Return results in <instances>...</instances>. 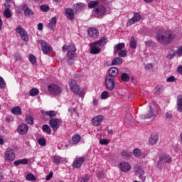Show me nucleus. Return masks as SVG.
I'll list each match as a JSON object with an SVG mask.
<instances>
[{
	"label": "nucleus",
	"instance_id": "obj_1",
	"mask_svg": "<svg viewBox=\"0 0 182 182\" xmlns=\"http://www.w3.org/2000/svg\"><path fill=\"white\" fill-rule=\"evenodd\" d=\"M156 38L161 45H170L176 39V34L171 33L170 31L166 30H158L156 33Z\"/></svg>",
	"mask_w": 182,
	"mask_h": 182
},
{
	"label": "nucleus",
	"instance_id": "obj_2",
	"mask_svg": "<svg viewBox=\"0 0 182 182\" xmlns=\"http://www.w3.org/2000/svg\"><path fill=\"white\" fill-rule=\"evenodd\" d=\"M171 161V156L167 154H164L159 156V159L158 160L156 166L159 170H163V166L166 164V163L170 164Z\"/></svg>",
	"mask_w": 182,
	"mask_h": 182
},
{
	"label": "nucleus",
	"instance_id": "obj_3",
	"mask_svg": "<svg viewBox=\"0 0 182 182\" xmlns=\"http://www.w3.org/2000/svg\"><path fill=\"white\" fill-rule=\"evenodd\" d=\"M63 123V122L60 118H51L48 121V124L53 132H58V129L62 126Z\"/></svg>",
	"mask_w": 182,
	"mask_h": 182
},
{
	"label": "nucleus",
	"instance_id": "obj_4",
	"mask_svg": "<svg viewBox=\"0 0 182 182\" xmlns=\"http://www.w3.org/2000/svg\"><path fill=\"white\" fill-rule=\"evenodd\" d=\"M16 32L18 33L23 41L24 42H28L29 41V36L28 35V32L25 31V28H22V26L18 25L16 28Z\"/></svg>",
	"mask_w": 182,
	"mask_h": 182
},
{
	"label": "nucleus",
	"instance_id": "obj_5",
	"mask_svg": "<svg viewBox=\"0 0 182 182\" xmlns=\"http://www.w3.org/2000/svg\"><path fill=\"white\" fill-rule=\"evenodd\" d=\"M38 43L41 46V50H43L45 55H49L52 52V47H50L48 42L43 40H38Z\"/></svg>",
	"mask_w": 182,
	"mask_h": 182
},
{
	"label": "nucleus",
	"instance_id": "obj_6",
	"mask_svg": "<svg viewBox=\"0 0 182 182\" xmlns=\"http://www.w3.org/2000/svg\"><path fill=\"white\" fill-rule=\"evenodd\" d=\"M157 114V108L156 107H152L149 105V111L146 114H144L141 116V118L144 120L146 119H151L153 117H156Z\"/></svg>",
	"mask_w": 182,
	"mask_h": 182
},
{
	"label": "nucleus",
	"instance_id": "obj_7",
	"mask_svg": "<svg viewBox=\"0 0 182 182\" xmlns=\"http://www.w3.org/2000/svg\"><path fill=\"white\" fill-rule=\"evenodd\" d=\"M95 18H103L106 14V7L103 5H98L95 9Z\"/></svg>",
	"mask_w": 182,
	"mask_h": 182
},
{
	"label": "nucleus",
	"instance_id": "obj_8",
	"mask_svg": "<svg viewBox=\"0 0 182 182\" xmlns=\"http://www.w3.org/2000/svg\"><path fill=\"white\" fill-rule=\"evenodd\" d=\"M5 161H9L12 163L14 160H15V152H14V149L12 148H8L4 156Z\"/></svg>",
	"mask_w": 182,
	"mask_h": 182
},
{
	"label": "nucleus",
	"instance_id": "obj_9",
	"mask_svg": "<svg viewBox=\"0 0 182 182\" xmlns=\"http://www.w3.org/2000/svg\"><path fill=\"white\" fill-rule=\"evenodd\" d=\"M105 87L107 90H113L114 89L115 83L114 78H112L111 76H106L105 77Z\"/></svg>",
	"mask_w": 182,
	"mask_h": 182
},
{
	"label": "nucleus",
	"instance_id": "obj_10",
	"mask_svg": "<svg viewBox=\"0 0 182 182\" xmlns=\"http://www.w3.org/2000/svg\"><path fill=\"white\" fill-rule=\"evenodd\" d=\"M48 92H50V93H51V95H60V93H62V88H60V87H59L58 85H55V84H50V85H48Z\"/></svg>",
	"mask_w": 182,
	"mask_h": 182
},
{
	"label": "nucleus",
	"instance_id": "obj_11",
	"mask_svg": "<svg viewBox=\"0 0 182 182\" xmlns=\"http://www.w3.org/2000/svg\"><path fill=\"white\" fill-rule=\"evenodd\" d=\"M67 56L68 59H73L76 56V46L74 44H70L68 46Z\"/></svg>",
	"mask_w": 182,
	"mask_h": 182
},
{
	"label": "nucleus",
	"instance_id": "obj_12",
	"mask_svg": "<svg viewBox=\"0 0 182 182\" xmlns=\"http://www.w3.org/2000/svg\"><path fill=\"white\" fill-rule=\"evenodd\" d=\"M70 89L75 95H77L79 93V90H80V87L79 85L76 83V81L71 80L69 82Z\"/></svg>",
	"mask_w": 182,
	"mask_h": 182
},
{
	"label": "nucleus",
	"instance_id": "obj_13",
	"mask_svg": "<svg viewBox=\"0 0 182 182\" xmlns=\"http://www.w3.org/2000/svg\"><path fill=\"white\" fill-rule=\"evenodd\" d=\"M119 168L123 173H127V171H130V170H132V166L130 164H129V162L124 161L119 163Z\"/></svg>",
	"mask_w": 182,
	"mask_h": 182
},
{
	"label": "nucleus",
	"instance_id": "obj_14",
	"mask_svg": "<svg viewBox=\"0 0 182 182\" xmlns=\"http://www.w3.org/2000/svg\"><path fill=\"white\" fill-rule=\"evenodd\" d=\"M136 176H138L139 179L143 182L146 181V176H144V170L143 168L137 166L135 168Z\"/></svg>",
	"mask_w": 182,
	"mask_h": 182
},
{
	"label": "nucleus",
	"instance_id": "obj_15",
	"mask_svg": "<svg viewBox=\"0 0 182 182\" xmlns=\"http://www.w3.org/2000/svg\"><path fill=\"white\" fill-rule=\"evenodd\" d=\"M28 130L29 127L26 124H21L17 128L18 133L21 135L26 134Z\"/></svg>",
	"mask_w": 182,
	"mask_h": 182
},
{
	"label": "nucleus",
	"instance_id": "obj_16",
	"mask_svg": "<svg viewBox=\"0 0 182 182\" xmlns=\"http://www.w3.org/2000/svg\"><path fill=\"white\" fill-rule=\"evenodd\" d=\"M21 9L23 11L24 16H31V15H33V11L26 4L22 5Z\"/></svg>",
	"mask_w": 182,
	"mask_h": 182
},
{
	"label": "nucleus",
	"instance_id": "obj_17",
	"mask_svg": "<svg viewBox=\"0 0 182 182\" xmlns=\"http://www.w3.org/2000/svg\"><path fill=\"white\" fill-rule=\"evenodd\" d=\"M140 19H141L140 14L135 12L134 13V16L127 22V25H134V23L139 22Z\"/></svg>",
	"mask_w": 182,
	"mask_h": 182
},
{
	"label": "nucleus",
	"instance_id": "obj_18",
	"mask_svg": "<svg viewBox=\"0 0 182 182\" xmlns=\"http://www.w3.org/2000/svg\"><path fill=\"white\" fill-rule=\"evenodd\" d=\"M87 32L90 38H92V39H97V37L99 36V30H97V28H89Z\"/></svg>",
	"mask_w": 182,
	"mask_h": 182
},
{
	"label": "nucleus",
	"instance_id": "obj_19",
	"mask_svg": "<svg viewBox=\"0 0 182 182\" xmlns=\"http://www.w3.org/2000/svg\"><path fill=\"white\" fill-rule=\"evenodd\" d=\"M85 160L86 158L85 156L76 159V160L73 164V167H75V168H80V167L82 166V164L85 163Z\"/></svg>",
	"mask_w": 182,
	"mask_h": 182
},
{
	"label": "nucleus",
	"instance_id": "obj_20",
	"mask_svg": "<svg viewBox=\"0 0 182 182\" xmlns=\"http://www.w3.org/2000/svg\"><path fill=\"white\" fill-rule=\"evenodd\" d=\"M65 16L69 21H73L75 19V11L71 8H67L65 9Z\"/></svg>",
	"mask_w": 182,
	"mask_h": 182
},
{
	"label": "nucleus",
	"instance_id": "obj_21",
	"mask_svg": "<svg viewBox=\"0 0 182 182\" xmlns=\"http://www.w3.org/2000/svg\"><path fill=\"white\" fill-rule=\"evenodd\" d=\"M93 126L99 127L102 122H103V115H97L92 119Z\"/></svg>",
	"mask_w": 182,
	"mask_h": 182
},
{
	"label": "nucleus",
	"instance_id": "obj_22",
	"mask_svg": "<svg viewBox=\"0 0 182 182\" xmlns=\"http://www.w3.org/2000/svg\"><path fill=\"white\" fill-rule=\"evenodd\" d=\"M157 141H159V135L156 134H153L149 139V144L150 146H154L157 144Z\"/></svg>",
	"mask_w": 182,
	"mask_h": 182
},
{
	"label": "nucleus",
	"instance_id": "obj_23",
	"mask_svg": "<svg viewBox=\"0 0 182 182\" xmlns=\"http://www.w3.org/2000/svg\"><path fill=\"white\" fill-rule=\"evenodd\" d=\"M90 46V53L92 55H97V53H100V48H99V46L95 43V42L91 43Z\"/></svg>",
	"mask_w": 182,
	"mask_h": 182
},
{
	"label": "nucleus",
	"instance_id": "obj_24",
	"mask_svg": "<svg viewBox=\"0 0 182 182\" xmlns=\"http://www.w3.org/2000/svg\"><path fill=\"white\" fill-rule=\"evenodd\" d=\"M119 73V70L116 67H112L109 70V75L107 76H110L113 79H116V76H117Z\"/></svg>",
	"mask_w": 182,
	"mask_h": 182
},
{
	"label": "nucleus",
	"instance_id": "obj_25",
	"mask_svg": "<svg viewBox=\"0 0 182 182\" xmlns=\"http://www.w3.org/2000/svg\"><path fill=\"white\" fill-rule=\"evenodd\" d=\"M56 22H58V18H56V17H53L48 23L49 29L53 31V29L56 28Z\"/></svg>",
	"mask_w": 182,
	"mask_h": 182
},
{
	"label": "nucleus",
	"instance_id": "obj_26",
	"mask_svg": "<svg viewBox=\"0 0 182 182\" xmlns=\"http://www.w3.org/2000/svg\"><path fill=\"white\" fill-rule=\"evenodd\" d=\"M177 110L180 113L182 112V95H178L177 97V102H176Z\"/></svg>",
	"mask_w": 182,
	"mask_h": 182
},
{
	"label": "nucleus",
	"instance_id": "obj_27",
	"mask_svg": "<svg viewBox=\"0 0 182 182\" xmlns=\"http://www.w3.org/2000/svg\"><path fill=\"white\" fill-rule=\"evenodd\" d=\"M73 7L75 10V12H82V11H83L85 9V4L78 3L77 4H74Z\"/></svg>",
	"mask_w": 182,
	"mask_h": 182
},
{
	"label": "nucleus",
	"instance_id": "obj_28",
	"mask_svg": "<svg viewBox=\"0 0 182 182\" xmlns=\"http://www.w3.org/2000/svg\"><path fill=\"white\" fill-rule=\"evenodd\" d=\"M94 43L97 44L98 46H103L107 43V38L102 37L101 39L95 41Z\"/></svg>",
	"mask_w": 182,
	"mask_h": 182
},
{
	"label": "nucleus",
	"instance_id": "obj_29",
	"mask_svg": "<svg viewBox=\"0 0 182 182\" xmlns=\"http://www.w3.org/2000/svg\"><path fill=\"white\" fill-rule=\"evenodd\" d=\"M123 63V58L120 57H116L112 59V65L114 66L116 65H122Z\"/></svg>",
	"mask_w": 182,
	"mask_h": 182
},
{
	"label": "nucleus",
	"instance_id": "obj_30",
	"mask_svg": "<svg viewBox=\"0 0 182 182\" xmlns=\"http://www.w3.org/2000/svg\"><path fill=\"white\" fill-rule=\"evenodd\" d=\"M11 113L13 114H16L17 116H19V114H22V109H21V107H14L11 109Z\"/></svg>",
	"mask_w": 182,
	"mask_h": 182
},
{
	"label": "nucleus",
	"instance_id": "obj_31",
	"mask_svg": "<svg viewBox=\"0 0 182 182\" xmlns=\"http://www.w3.org/2000/svg\"><path fill=\"white\" fill-rule=\"evenodd\" d=\"M99 6V1H91L88 4V8L89 9H93L94 8H97Z\"/></svg>",
	"mask_w": 182,
	"mask_h": 182
},
{
	"label": "nucleus",
	"instance_id": "obj_32",
	"mask_svg": "<svg viewBox=\"0 0 182 182\" xmlns=\"http://www.w3.org/2000/svg\"><path fill=\"white\" fill-rule=\"evenodd\" d=\"M42 130L44 132V133H46L47 134H50L52 133V129H50V127L48 124H43L42 126Z\"/></svg>",
	"mask_w": 182,
	"mask_h": 182
},
{
	"label": "nucleus",
	"instance_id": "obj_33",
	"mask_svg": "<svg viewBox=\"0 0 182 182\" xmlns=\"http://www.w3.org/2000/svg\"><path fill=\"white\" fill-rule=\"evenodd\" d=\"M44 114L49 116L50 119H53V117H56L58 112L55 111H46Z\"/></svg>",
	"mask_w": 182,
	"mask_h": 182
},
{
	"label": "nucleus",
	"instance_id": "obj_34",
	"mask_svg": "<svg viewBox=\"0 0 182 182\" xmlns=\"http://www.w3.org/2000/svg\"><path fill=\"white\" fill-rule=\"evenodd\" d=\"M29 161H28V159L25 158V159H18L17 161H14V164L16 166H19V164H27L28 163Z\"/></svg>",
	"mask_w": 182,
	"mask_h": 182
},
{
	"label": "nucleus",
	"instance_id": "obj_35",
	"mask_svg": "<svg viewBox=\"0 0 182 182\" xmlns=\"http://www.w3.org/2000/svg\"><path fill=\"white\" fill-rule=\"evenodd\" d=\"M81 139H82V137L80 136V135H79V134L74 135L72 137L73 144H77V143H79Z\"/></svg>",
	"mask_w": 182,
	"mask_h": 182
},
{
	"label": "nucleus",
	"instance_id": "obj_36",
	"mask_svg": "<svg viewBox=\"0 0 182 182\" xmlns=\"http://www.w3.org/2000/svg\"><path fill=\"white\" fill-rule=\"evenodd\" d=\"M155 92L156 95H160V93H163L164 92V86L158 85L155 87Z\"/></svg>",
	"mask_w": 182,
	"mask_h": 182
},
{
	"label": "nucleus",
	"instance_id": "obj_37",
	"mask_svg": "<svg viewBox=\"0 0 182 182\" xmlns=\"http://www.w3.org/2000/svg\"><path fill=\"white\" fill-rule=\"evenodd\" d=\"M124 46H126L124 43H118L116 46H114L115 50L114 51V53H117V50H122V49H124Z\"/></svg>",
	"mask_w": 182,
	"mask_h": 182
},
{
	"label": "nucleus",
	"instance_id": "obj_38",
	"mask_svg": "<svg viewBox=\"0 0 182 182\" xmlns=\"http://www.w3.org/2000/svg\"><path fill=\"white\" fill-rule=\"evenodd\" d=\"M129 45L132 49H136V48H137V41H136L134 37H131Z\"/></svg>",
	"mask_w": 182,
	"mask_h": 182
},
{
	"label": "nucleus",
	"instance_id": "obj_39",
	"mask_svg": "<svg viewBox=\"0 0 182 182\" xmlns=\"http://www.w3.org/2000/svg\"><path fill=\"white\" fill-rule=\"evenodd\" d=\"M121 155L123 157H126L128 160L132 159V152L129 151H122Z\"/></svg>",
	"mask_w": 182,
	"mask_h": 182
},
{
	"label": "nucleus",
	"instance_id": "obj_40",
	"mask_svg": "<svg viewBox=\"0 0 182 182\" xmlns=\"http://www.w3.org/2000/svg\"><path fill=\"white\" fill-rule=\"evenodd\" d=\"M121 80L122 82H129L130 80V76L127 73H124L121 75Z\"/></svg>",
	"mask_w": 182,
	"mask_h": 182
},
{
	"label": "nucleus",
	"instance_id": "obj_41",
	"mask_svg": "<svg viewBox=\"0 0 182 182\" xmlns=\"http://www.w3.org/2000/svg\"><path fill=\"white\" fill-rule=\"evenodd\" d=\"M53 161L55 164H59L62 161V157L58 155L53 156Z\"/></svg>",
	"mask_w": 182,
	"mask_h": 182
},
{
	"label": "nucleus",
	"instance_id": "obj_42",
	"mask_svg": "<svg viewBox=\"0 0 182 182\" xmlns=\"http://www.w3.org/2000/svg\"><path fill=\"white\" fill-rule=\"evenodd\" d=\"M30 96H38L39 95V90L38 88H33L29 92Z\"/></svg>",
	"mask_w": 182,
	"mask_h": 182
},
{
	"label": "nucleus",
	"instance_id": "obj_43",
	"mask_svg": "<svg viewBox=\"0 0 182 182\" xmlns=\"http://www.w3.org/2000/svg\"><path fill=\"white\" fill-rule=\"evenodd\" d=\"M26 179L28 181H33V180H36V177H35V176L32 173H28L26 175Z\"/></svg>",
	"mask_w": 182,
	"mask_h": 182
},
{
	"label": "nucleus",
	"instance_id": "obj_44",
	"mask_svg": "<svg viewBox=\"0 0 182 182\" xmlns=\"http://www.w3.org/2000/svg\"><path fill=\"white\" fill-rule=\"evenodd\" d=\"M133 154H134V156H135V157H140V156H141V151L137 148L134 149L133 150Z\"/></svg>",
	"mask_w": 182,
	"mask_h": 182
},
{
	"label": "nucleus",
	"instance_id": "obj_45",
	"mask_svg": "<svg viewBox=\"0 0 182 182\" xmlns=\"http://www.w3.org/2000/svg\"><path fill=\"white\" fill-rule=\"evenodd\" d=\"M118 56L119 58H126V56H127V50H121L118 53Z\"/></svg>",
	"mask_w": 182,
	"mask_h": 182
},
{
	"label": "nucleus",
	"instance_id": "obj_46",
	"mask_svg": "<svg viewBox=\"0 0 182 182\" xmlns=\"http://www.w3.org/2000/svg\"><path fill=\"white\" fill-rule=\"evenodd\" d=\"M26 123L31 125L33 124V118L31 116H26Z\"/></svg>",
	"mask_w": 182,
	"mask_h": 182
},
{
	"label": "nucleus",
	"instance_id": "obj_47",
	"mask_svg": "<svg viewBox=\"0 0 182 182\" xmlns=\"http://www.w3.org/2000/svg\"><path fill=\"white\" fill-rule=\"evenodd\" d=\"M4 15L6 18H11L12 14H11V10L9 9H5L4 11Z\"/></svg>",
	"mask_w": 182,
	"mask_h": 182
},
{
	"label": "nucleus",
	"instance_id": "obj_48",
	"mask_svg": "<svg viewBox=\"0 0 182 182\" xmlns=\"http://www.w3.org/2000/svg\"><path fill=\"white\" fill-rule=\"evenodd\" d=\"M29 61L31 62V63H32V65L36 63V57H35V55H33V54H31L29 55Z\"/></svg>",
	"mask_w": 182,
	"mask_h": 182
},
{
	"label": "nucleus",
	"instance_id": "obj_49",
	"mask_svg": "<svg viewBox=\"0 0 182 182\" xmlns=\"http://www.w3.org/2000/svg\"><path fill=\"white\" fill-rule=\"evenodd\" d=\"M109 97V92L107 91H104L101 94V99L103 100L107 99Z\"/></svg>",
	"mask_w": 182,
	"mask_h": 182
},
{
	"label": "nucleus",
	"instance_id": "obj_50",
	"mask_svg": "<svg viewBox=\"0 0 182 182\" xmlns=\"http://www.w3.org/2000/svg\"><path fill=\"white\" fill-rule=\"evenodd\" d=\"M6 86V82L2 77H0V89H4Z\"/></svg>",
	"mask_w": 182,
	"mask_h": 182
},
{
	"label": "nucleus",
	"instance_id": "obj_51",
	"mask_svg": "<svg viewBox=\"0 0 182 182\" xmlns=\"http://www.w3.org/2000/svg\"><path fill=\"white\" fill-rule=\"evenodd\" d=\"M40 9L43 12H48L49 11V6L46 4H43L40 6Z\"/></svg>",
	"mask_w": 182,
	"mask_h": 182
},
{
	"label": "nucleus",
	"instance_id": "obj_52",
	"mask_svg": "<svg viewBox=\"0 0 182 182\" xmlns=\"http://www.w3.org/2000/svg\"><path fill=\"white\" fill-rule=\"evenodd\" d=\"M38 142L40 146H46V140L45 138H40Z\"/></svg>",
	"mask_w": 182,
	"mask_h": 182
},
{
	"label": "nucleus",
	"instance_id": "obj_53",
	"mask_svg": "<svg viewBox=\"0 0 182 182\" xmlns=\"http://www.w3.org/2000/svg\"><path fill=\"white\" fill-rule=\"evenodd\" d=\"M89 180H90V176L86 175L81 178L80 182H88Z\"/></svg>",
	"mask_w": 182,
	"mask_h": 182
},
{
	"label": "nucleus",
	"instance_id": "obj_54",
	"mask_svg": "<svg viewBox=\"0 0 182 182\" xmlns=\"http://www.w3.org/2000/svg\"><path fill=\"white\" fill-rule=\"evenodd\" d=\"M100 144L107 146V144H109V140H107L106 139H102L100 140Z\"/></svg>",
	"mask_w": 182,
	"mask_h": 182
},
{
	"label": "nucleus",
	"instance_id": "obj_55",
	"mask_svg": "<svg viewBox=\"0 0 182 182\" xmlns=\"http://www.w3.org/2000/svg\"><path fill=\"white\" fill-rule=\"evenodd\" d=\"M176 77H174L173 75H171L166 79V82H176Z\"/></svg>",
	"mask_w": 182,
	"mask_h": 182
},
{
	"label": "nucleus",
	"instance_id": "obj_56",
	"mask_svg": "<svg viewBox=\"0 0 182 182\" xmlns=\"http://www.w3.org/2000/svg\"><path fill=\"white\" fill-rule=\"evenodd\" d=\"M166 119H173V114L170 112H168L165 114Z\"/></svg>",
	"mask_w": 182,
	"mask_h": 182
},
{
	"label": "nucleus",
	"instance_id": "obj_57",
	"mask_svg": "<svg viewBox=\"0 0 182 182\" xmlns=\"http://www.w3.org/2000/svg\"><path fill=\"white\" fill-rule=\"evenodd\" d=\"M97 175L98 178H103L105 177V173H103V171H98Z\"/></svg>",
	"mask_w": 182,
	"mask_h": 182
},
{
	"label": "nucleus",
	"instance_id": "obj_58",
	"mask_svg": "<svg viewBox=\"0 0 182 182\" xmlns=\"http://www.w3.org/2000/svg\"><path fill=\"white\" fill-rule=\"evenodd\" d=\"M176 53L178 56H182V46L178 48Z\"/></svg>",
	"mask_w": 182,
	"mask_h": 182
},
{
	"label": "nucleus",
	"instance_id": "obj_59",
	"mask_svg": "<svg viewBox=\"0 0 182 182\" xmlns=\"http://www.w3.org/2000/svg\"><path fill=\"white\" fill-rule=\"evenodd\" d=\"M53 176V172H50V173L46 176V180L48 181L50 180Z\"/></svg>",
	"mask_w": 182,
	"mask_h": 182
},
{
	"label": "nucleus",
	"instance_id": "obj_60",
	"mask_svg": "<svg viewBox=\"0 0 182 182\" xmlns=\"http://www.w3.org/2000/svg\"><path fill=\"white\" fill-rule=\"evenodd\" d=\"M146 46L150 47L151 45H153V41L149 40L145 43Z\"/></svg>",
	"mask_w": 182,
	"mask_h": 182
},
{
	"label": "nucleus",
	"instance_id": "obj_61",
	"mask_svg": "<svg viewBox=\"0 0 182 182\" xmlns=\"http://www.w3.org/2000/svg\"><path fill=\"white\" fill-rule=\"evenodd\" d=\"M14 56L16 60H21V57L19 53H16Z\"/></svg>",
	"mask_w": 182,
	"mask_h": 182
},
{
	"label": "nucleus",
	"instance_id": "obj_62",
	"mask_svg": "<svg viewBox=\"0 0 182 182\" xmlns=\"http://www.w3.org/2000/svg\"><path fill=\"white\" fill-rule=\"evenodd\" d=\"M38 31H43V23H39L38 24Z\"/></svg>",
	"mask_w": 182,
	"mask_h": 182
},
{
	"label": "nucleus",
	"instance_id": "obj_63",
	"mask_svg": "<svg viewBox=\"0 0 182 182\" xmlns=\"http://www.w3.org/2000/svg\"><path fill=\"white\" fill-rule=\"evenodd\" d=\"M151 68H153L152 64H148V65H145V70H149L151 69Z\"/></svg>",
	"mask_w": 182,
	"mask_h": 182
},
{
	"label": "nucleus",
	"instance_id": "obj_64",
	"mask_svg": "<svg viewBox=\"0 0 182 182\" xmlns=\"http://www.w3.org/2000/svg\"><path fill=\"white\" fill-rule=\"evenodd\" d=\"M177 72L180 74L182 75V65H179L177 68Z\"/></svg>",
	"mask_w": 182,
	"mask_h": 182
}]
</instances>
